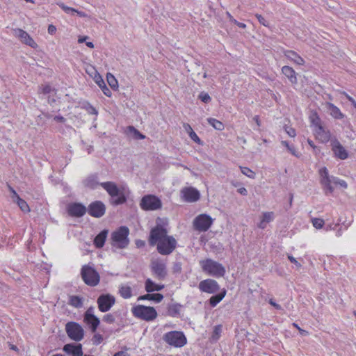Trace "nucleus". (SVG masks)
<instances>
[{
  "instance_id": "obj_9",
  "label": "nucleus",
  "mask_w": 356,
  "mask_h": 356,
  "mask_svg": "<svg viewBox=\"0 0 356 356\" xmlns=\"http://www.w3.org/2000/svg\"><path fill=\"white\" fill-rule=\"evenodd\" d=\"M140 207L144 211H155L161 208L162 202L160 198L154 195H146L142 197Z\"/></svg>"
},
{
  "instance_id": "obj_43",
  "label": "nucleus",
  "mask_w": 356,
  "mask_h": 356,
  "mask_svg": "<svg viewBox=\"0 0 356 356\" xmlns=\"http://www.w3.org/2000/svg\"><path fill=\"white\" fill-rule=\"evenodd\" d=\"M281 143L287 148V149L291 154H293V156H295L296 157H299V155L297 154V152H296L294 146L290 145L288 142L284 141V140H282L281 142Z\"/></svg>"
},
{
  "instance_id": "obj_40",
  "label": "nucleus",
  "mask_w": 356,
  "mask_h": 356,
  "mask_svg": "<svg viewBox=\"0 0 356 356\" xmlns=\"http://www.w3.org/2000/svg\"><path fill=\"white\" fill-rule=\"evenodd\" d=\"M57 5L67 15H74L77 10L65 5L63 3L59 2Z\"/></svg>"
},
{
  "instance_id": "obj_31",
  "label": "nucleus",
  "mask_w": 356,
  "mask_h": 356,
  "mask_svg": "<svg viewBox=\"0 0 356 356\" xmlns=\"http://www.w3.org/2000/svg\"><path fill=\"white\" fill-rule=\"evenodd\" d=\"M124 133L127 134V136L136 139H144L145 136L140 134L134 127L133 126H129L126 128Z\"/></svg>"
},
{
  "instance_id": "obj_53",
  "label": "nucleus",
  "mask_w": 356,
  "mask_h": 356,
  "mask_svg": "<svg viewBox=\"0 0 356 356\" xmlns=\"http://www.w3.org/2000/svg\"><path fill=\"white\" fill-rule=\"evenodd\" d=\"M287 257H288L289 260L291 263L294 264L297 268H301V266H302L300 262H298V260L295 257H293L291 254H289L287 256Z\"/></svg>"
},
{
  "instance_id": "obj_35",
  "label": "nucleus",
  "mask_w": 356,
  "mask_h": 356,
  "mask_svg": "<svg viewBox=\"0 0 356 356\" xmlns=\"http://www.w3.org/2000/svg\"><path fill=\"white\" fill-rule=\"evenodd\" d=\"M227 291L222 289V291L216 295L211 296L209 299V304L212 307H216L226 296Z\"/></svg>"
},
{
  "instance_id": "obj_10",
  "label": "nucleus",
  "mask_w": 356,
  "mask_h": 356,
  "mask_svg": "<svg viewBox=\"0 0 356 356\" xmlns=\"http://www.w3.org/2000/svg\"><path fill=\"white\" fill-rule=\"evenodd\" d=\"M156 245L159 254L162 255H168L176 248L177 241L172 236H169L159 242Z\"/></svg>"
},
{
  "instance_id": "obj_55",
  "label": "nucleus",
  "mask_w": 356,
  "mask_h": 356,
  "mask_svg": "<svg viewBox=\"0 0 356 356\" xmlns=\"http://www.w3.org/2000/svg\"><path fill=\"white\" fill-rule=\"evenodd\" d=\"M54 120L57 122H59V123H65L66 122V119L61 116V115H56L54 118Z\"/></svg>"
},
{
  "instance_id": "obj_32",
  "label": "nucleus",
  "mask_w": 356,
  "mask_h": 356,
  "mask_svg": "<svg viewBox=\"0 0 356 356\" xmlns=\"http://www.w3.org/2000/svg\"><path fill=\"white\" fill-rule=\"evenodd\" d=\"M145 287L147 292L151 293L162 290L164 288V285L156 284L150 279H147L145 281Z\"/></svg>"
},
{
  "instance_id": "obj_39",
  "label": "nucleus",
  "mask_w": 356,
  "mask_h": 356,
  "mask_svg": "<svg viewBox=\"0 0 356 356\" xmlns=\"http://www.w3.org/2000/svg\"><path fill=\"white\" fill-rule=\"evenodd\" d=\"M222 332V325H216L213 328V331L212 335L211 337V340L212 341H216L219 339Z\"/></svg>"
},
{
  "instance_id": "obj_41",
  "label": "nucleus",
  "mask_w": 356,
  "mask_h": 356,
  "mask_svg": "<svg viewBox=\"0 0 356 356\" xmlns=\"http://www.w3.org/2000/svg\"><path fill=\"white\" fill-rule=\"evenodd\" d=\"M168 314L171 316H177L180 312V305L177 304H173L168 307Z\"/></svg>"
},
{
  "instance_id": "obj_13",
  "label": "nucleus",
  "mask_w": 356,
  "mask_h": 356,
  "mask_svg": "<svg viewBox=\"0 0 356 356\" xmlns=\"http://www.w3.org/2000/svg\"><path fill=\"white\" fill-rule=\"evenodd\" d=\"M65 330L68 337L76 341H79L83 338V329L76 322L67 323L65 325Z\"/></svg>"
},
{
  "instance_id": "obj_36",
  "label": "nucleus",
  "mask_w": 356,
  "mask_h": 356,
  "mask_svg": "<svg viewBox=\"0 0 356 356\" xmlns=\"http://www.w3.org/2000/svg\"><path fill=\"white\" fill-rule=\"evenodd\" d=\"M83 298L78 296H70L69 298V305L75 307L81 308L83 306Z\"/></svg>"
},
{
  "instance_id": "obj_45",
  "label": "nucleus",
  "mask_w": 356,
  "mask_h": 356,
  "mask_svg": "<svg viewBox=\"0 0 356 356\" xmlns=\"http://www.w3.org/2000/svg\"><path fill=\"white\" fill-rule=\"evenodd\" d=\"M92 343L95 345H99L103 341V337L99 333H96L92 338Z\"/></svg>"
},
{
  "instance_id": "obj_18",
  "label": "nucleus",
  "mask_w": 356,
  "mask_h": 356,
  "mask_svg": "<svg viewBox=\"0 0 356 356\" xmlns=\"http://www.w3.org/2000/svg\"><path fill=\"white\" fill-rule=\"evenodd\" d=\"M332 151L334 156L341 160H345L348 157V152L340 142L334 138L331 140Z\"/></svg>"
},
{
  "instance_id": "obj_30",
  "label": "nucleus",
  "mask_w": 356,
  "mask_h": 356,
  "mask_svg": "<svg viewBox=\"0 0 356 356\" xmlns=\"http://www.w3.org/2000/svg\"><path fill=\"white\" fill-rule=\"evenodd\" d=\"M108 230L104 229L99 234H97L94 239V245L97 248H101L104 246L108 235Z\"/></svg>"
},
{
  "instance_id": "obj_28",
  "label": "nucleus",
  "mask_w": 356,
  "mask_h": 356,
  "mask_svg": "<svg viewBox=\"0 0 356 356\" xmlns=\"http://www.w3.org/2000/svg\"><path fill=\"white\" fill-rule=\"evenodd\" d=\"M282 72L286 77H287L291 83H297V74L291 67L287 65L283 66L282 68Z\"/></svg>"
},
{
  "instance_id": "obj_34",
  "label": "nucleus",
  "mask_w": 356,
  "mask_h": 356,
  "mask_svg": "<svg viewBox=\"0 0 356 356\" xmlns=\"http://www.w3.org/2000/svg\"><path fill=\"white\" fill-rule=\"evenodd\" d=\"M163 299V296L161 293H147L138 298V300H152L157 303L161 302Z\"/></svg>"
},
{
  "instance_id": "obj_59",
  "label": "nucleus",
  "mask_w": 356,
  "mask_h": 356,
  "mask_svg": "<svg viewBox=\"0 0 356 356\" xmlns=\"http://www.w3.org/2000/svg\"><path fill=\"white\" fill-rule=\"evenodd\" d=\"M184 128L185 131L188 134H189V133H191V132H192L193 131V129H192L191 125L189 124H187V123L184 124Z\"/></svg>"
},
{
  "instance_id": "obj_44",
  "label": "nucleus",
  "mask_w": 356,
  "mask_h": 356,
  "mask_svg": "<svg viewBox=\"0 0 356 356\" xmlns=\"http://www.w3.org/2000/svg\"><path fill=\"white\" fill-rule=\"evenodd\" d=\"M313 226L316 229H321L324 225V220L321 218H315L312 220Z\"/></svg>"
},
{
  "instance_id": "obj_23",
  "label": "nucleus",
  "mask_w": 356,
  "mask_h": 356,
  "mask_svg": "<svg viewBox=\"0 0 356 356\" xmlns=\"http://www.w3.org/2000/svg\"><path fill=\"white\" fill-rule=\"evenodd\" d=\"M92 70L95 72V75L93 76V79L95 82L97 84V86L102 89L103 93L106 97H111L112 92L110 89L106 86L104 79L99 73L95 70V67H92Z\"/></svg>"
},
{
  "instance_id": "obj_26",
  "label": "nucleus",
  "mask_w": 356,
  "mask_h": 356,
  "mask_svg": "<svg viewBox=\"0 0 356 356\" xmlns=\"http://www.w3.org/2000/svg\"><path fill=\"white\" fill-rule=\"evenodd\" d=\"M326 109L329 111L330 115L334 119L340 120L344 118V115L341 110L334 104L330 102L325 104Z\"/></svg>"
},
{
  "instance_id": "obj_16",
  "label": "nucleus",
  "mask_w": 356,
  "mask_h": 356,
  "mask_svg": "<svg viewBox=\"0 0 356 356\" xmlns=\"http://www.w3.org/2000/svg\"><path fill=\"white\" fill-rule=\"evenodd\" d=\"M198 287L200 291L210 294L215 293L220 289L218 283L213 279H206L201 281Z\"/></svg>"
},
{
  "instance_id": "obj_24",
  "label": "nucleus",
  "mask_w": 356,
  "mask_h": 356,
  "mask_svg": "<svg viewBox=\"0 0 356 356\" xmlns=\"http://www.w3.org/2000/svg\"><path fill=\"white\" fill-rule=\"evenodd\" d=\"M275 219V213L273 211L263 212L260 216L259 222L257 227L261 229L266 228L268 223L273 221Z\"/></svg>"
},
{
  "instance_id": "obj_51",
  "label": "nucleus",
  "mask_w": 356,
  "mask_h": 356,
  "mask_svg": "<svg viewBox=\"0 0 356 356\" xmlns=\"http://www.w3.org/2000/svg\"><path fill=\"white\" fill-rule=\"evenodd\" d=\"M189 136L195 143H197L198 144L201 143V140L200 139V138L198 137V136L196 134V133L194 131L189 133Z\"/></svg>"
},
{
  "instance_id": "obj_57",
  "label": "nucleus",
  "mask_w": 356,
  "mask_h": 356,
  "mask_svg": "<svg viewBox=\"0 0 356 356\" xmlns=\"http://www.w3.org/2000/svg\"><path fill=\"white\" fill-rule=\"evenodd\" d=\"M173 270L176 273H180L181 270V265L180 263L177 262L174 264Z\"/></svg>"
},
{
  "instance_id": "obj_47",
  "label": "nucleus",
  "mask_w": 356,
  "mask_h": 356,
  "mask_svg": "<svg viewBox=\"0 0 356 356\" xmlns=\"http://www.w3.org/2000/svg\"><path fill=\"white\" fill-rule=\"evenodd\" d=\"M85 109L90 115H97L98 114L97 109L88 103L85 106Z\"/></svg>"
},
{
  "instance_id": "obj_56",
  "label": "nucleus",
  "mask_w": 356,
  "mask_h": 356,
  "mask_svg": "<svg viewBox=\"0 0 356 356\" xmlns=\"http://www.w3.org/2000/svg\"><path fill=\"white\" fill-rule=\"evenodd\" d=\"M56 27L53 25V24H50L48 26V33L51 35H53L56 33Z\"/></svg>"
},
{
  "instance_id": "obj_7",
  "label": "nucleus",
  "mask_w": 356,
  "mask_h": 356,
  "mask_svg": "<svg viewBox=\"0 0 356 356\" xmlns=\"http://www.w3.org/2000/svg\"><path fill=\"white\" fill-rule=\"evenodd\" d=\"M81 275L84 282L90 286H97L100 281V276L97 271L89 265H84L81 270Z\"/></svg>"
},
{
  "instance_id": "obj_58",
  "label": "nucleus",
  "mask_w": 356,
  "mask_h": 356,
  "mask_svg": "<svg viewBox=\"0 0 356 356\" xmlns=\"http://www.w3.org/2000/svg\"><path fill=\"white\" fill-rule=\"evenodd\" d=\"M79 17H83V18H88V19H90V16L88 15V14H86V13L84 12H82V11H79L77 10L76 11V13Z\"/></svg>"
},
{
  "instance_id": "obj_46",
  "label": "nucleus",
  "mask_w": 356,
  "mask_h": 356,
  "mask_svg": "<svg viewBox=\"0 0 356 356\" xmlns=\"http://www.w3.org/2000/svg\"><path fill=\"white\" fill-rule=\"evenodd\" d=\"M199 99L204 102V103H209L211 102V97L209 96V95L207 92H202L200 93L199 95Z\"/></svg>"
},
{
  "instance_id": "obj_6",
  "label": "nucleus",
  "mask_w": 356,
  "mask_h": 356,
  "mask_svg": "<svg viewBox=\"0 0 356 356\" xmlns=\"http://www.w3.org/2000/svg\"><path fill=\"white\" fill-rule=\"evenodd\" d=\"M131 313L134 317L147 322L154 321L158 316L154 307L143 305L134 306Z\"/></svg>"
},
{
  "instance_id": "obj_33",
  "label": "nucleus",
  "mask_w": 356,
  "mask_h": 356,
  "mask_svg": "<svg viewBox=\"0 0 356 356\" xmlns=\"http://www.w3.org/2000/svg\"><path fill=\"white\" fill-rule=\"evenodd\" d=\"M118 293L124 299H129L133 296L132 289L128 284H121L119 286Z\"/></svg>"
},
{
  "instance_id": "obj_64",
  "label": "nucleus",
  "mask_w": 356,
  "mask_h": 356,
  "mask_svg": "<svg viewBox=\"0 0 356 356\" xmlns=\"http://www.w3.org/2000/svg\"><path fill=\"white\" fill-rule=\"evenodd\" d=\"M113 356H129V355L124 351H120L116 353Z\"/></svg>"
},
{
  "instance_id": "obj_48",
  "label": "nucleus",
  "mask_w": 356,
  "mask_h": 356,
  "mask_svg": "<svg viewBox=\"0 0 356 356\" xmlns=\"http://www.w3.org/2000/svg\"><path fill=\"white\" fill-rule=\"evenodd\" d=\"M284 129L290 137L294 138L296 136V131L293 127L286 125Z\"/></svg>"
},
{
  "instance_id": "obj_50",
  "label": "nucleus",
  "mask_w": 356,
  "mask_h": 356,
  "mask_svg": "<svg viewBox=\"0 0 356 356\" xmlns=\"http://www.w3.org/2000/svg\"><path fill=\"white\" fill-rule=\"evenodd\" d=\"M255 17H257V19H258V21L259 22V23L261 24H262L263 26H266V27L268 26V25H269L268 22L266 21V19L262 15H261L259 14H256Z\"/></svg>"
},
{
  "instance_id": "obj_12",
  "label": "nucleus",
  "mask_w": 356,
  "mask_h": 356,
  "mask_svg": "<svg viewBox=\"0 0 356 356\" xmlns=\"http://www.w3.org/2000/svg\"><path fill=\"white\" fill-rule=\"evenodd\" d=\"M213 219L208 214H200L193 220V225L195 230L198 232H206L212 225Z\"/></svg>"
},
{
  "instance_id": "obj_25",
  "label": "nucleus",
  "mask_w": 356,
  "mask_h": 356,
  "mask_svg": "<svg viewBox=\"0 0 356 356\" xmlns=\"http://www.w3.org/2000/svg\"><path fill=\"white\" fill-rule=\"evenodd\" d=\"M63 350L68 355H71L72 356H82L83 351L82 347L81 344L74 345V344H66L63 347Z\"/></svg>"
},
{
  "instance_id": "obj_20",
  "label": "nucleus",
  "mask_w": 356,
  "mask_h": 356,
  "mask_svg": "<svg viewBox=\"0 0 356 356\" xmlns=\"http://www.w3.org/2000/svg\"><path fill=\"white\" fill-rule=\"evenodd\" d=\"M181 195L182 199L187 202H195L200 197L199 191L193 187H186L181 189Z\"/></svg>"
},
{
  "instance_id": "obj_49",
  "label": "nucleus",
  "mask_w": 356,
  "mask_h": 356,
  "mask_svg": "<svg viewBox=\"0 0 356 356\" xmlns=\"http://www.w3.org/2000/svg\"><path fill=\"white\" fill-rule=\"evenodd\" d=\"M51 90H52V88H51V86H49V84L42 85L40 87V92H42L43 94H49L51 92Z\"/></svg>"
},
{
  "instance_id": "obj_62",
  "label": "nucleus",
  "mask_w": 356,
  "mask_h": 356,
  "mask_svg": "<svg viewBox=\"0 0 356 356\" xmlns=\"http://www.w3.org/2000/svg\"><path fill=\"white\" fill-rule=\"evenodd\" d=\"M238 192L243 195H248V191L245 187H241V188H238Z\"/></svg>"
},
{
  "instance_id": "obj_27",
  "label": "nucleus",
  "mask_w": 356,
  "mask_h": 356,
  "mask_svg": "<svg viewBox=\"0 0 356 356\" xmlns=\"http://www.w3.org/2000/svg\"><path fill=\"white\" fill-rule=\"evenodd\" d=\"M284 55L291 61L297 65H303L305 64L304 59L296 51L291 50H286L284 51Z\"/></svg>"
},
{
  "instance_id": "obj_38",
  "label": "nucleus",
  "mask_w": 356,
  "mask_h": 356,
  "mask_svg": "<svg viewBox=\"0 0 356 356\" xmlns=\"http://www.w3.org/2000/svg\"><path fill=\"white\" fill-rule=\"evenodd\" d=\"M106 80L108 85L113 90H117L118 88V82L115 77L111 73H108L106 75Z\"/></svg>"
},
{
  "instance_id": "obj_42",
  "label": "nucleus",
  "mask_w": 356,
  "mask_h": 356,
  "mask_svg": "<svg viewBox=\"0 0 356 356\" xmlns=\"http://www.w3.org/2000/svg\"><path fill=\"white\" fill-rule=\"evenodd\" d=\"M240 169H241V172L246 177L251 178V179L255 178V172L254 171H252L251 169H250L249 168L241 166Z\"/></svg>"
},
{
  "instance_id": "obj_52",
  "label": "nucleus",
  "mask_w": 356,
  "mask_h": 356,
  "mask_svg": "<svg viewBox=\"0 0 356 356\" xmlns=\"http://www.w3.org/2000/svg\"><path fill=\"white\" fill-rule=\"evenodd\" d=\"M334 184L339 185L343 188H346L348 187V184L344 180L339 179L337 177H335Z\"/></svg>"
},
{
  "instance_id": "obj_19",
  "label": "nucleus",
  "mask_w": 356,
  "mask_h": 356,
  "mask_svg": "<svg viewBox=\"0 0 356 356\" xmlns=\"http://www.w3.org/2000/svg\"><path fill=\"white\" fill-rule=\"evenodd\" d=\"M15 35L20 40V41L31 47L33 49L38 48V44L33 39V38L25 31L21 29H17L14 30Z\"/></svg>"
},
{
  "instance_id": "obj_61",
  "label": "nucleus",
  "mask_w": 356,
  "mask_h": 356,
  "mask_svg": "<svg viewBox=\"0 0 356 356\" xmlns=\"http://www.w3.org/2000/svg\"><path fill=\"white\" fill-rule=\"evenodd\" d=\"M145 243L144 241H142V240L136 241V245L137 246V248H142V247L145 246Z\"/></svg>"
},
{
  "instance_id": "obj_63",
  "label": "nucleus",
  "mask_w": 356,
  "mask_h": 356,
  "mask_svg": "<svg viewBox=\"0 0 356 356\" xmlns=\"http://www.w3.org/2000/svg\"><path fill=\"white\" fill-rule=\"evenodd\" d=\"M92 67H93L90 66V67L87 68L86 71L89 75H90L93 78L95 75V72L92 70Z\"/></svg>"
},
{
  "instance_id": "obj_29",
  "label": "nucleus",
  "mask_w": 356,
  "mask_h": 356,
  "mask_svg": "<svg viewBox=\"0 0 356 356\" xmlns=\"http://www.w3.org/2000/svg\"><path fill=\"white\" fill-rule=\"evenodd\" d=\"M10 190L13 193V199L17 202L21 210L24 212H29L30 209L26 202L20 198V197L13 188H10Z\"/></svg>"
},
{
  "instance_id": "obj_14",
  "label": "nucleus",
  "mask_w": 356,
  "mask_h": 356,
  "mask_svg": "<svg viewBox=\"0 0 356 356\" xmlns=\"http://www.w3.org/2000/svg\"><path fill=\"white\" fill-rule=\"evenodd\" d=\"M98 309L102 312L109 311L115 303V298L109 293L99 296L97 300Z\"/></svg>"
},
{
  "instance_id": "obj_11",
  "label": "nucleus",
  "mask_w": 356,
  "mask_h": 356,
  "mask_svg": "<svg viewBox=\"0 0 356 356\" xmlns=\"http://www.w3.org/2000/svg\"><path fill=\"white\" fill-rule=\"evenodd\" d=\"M320 183L325 191V194L332 193L334 187L332 184H334L335 177L330 176L327 169L325 167L321 168L319 170Z\"/></svg>"
},
{
  "instance_id": "obj_8",
  "label": "nucleus",
  "mask_w": 356,
  "mask_h": 356,
  "mask_svg": "<svg viewBox=\"0 0 356 356\" xmlns=\"http://www.w3.org/2000/svg\"><path fill=\"white\" fill-rule=\"evenodd\" d=\"M163 340L170 346L175 348L184 346L187 339L184 334L180 331H170L163 335Z\"/></svg>"
},
{
  "instance_id": "obj_4",
  "label": "nucleus",
  "mask_w": 356,
  "mask_h": 356,
  "mask_svg": "<svg viewBox=\"0 0 356 356\" xmlns=\"http://www.w3.org/2000/svg\"><path fill=\"white\" fill-rule=\"evenodd\" d=\"M200 266L205 274L216 278L224 277L226 273L225 267L222 264L211 259L200 260Z\"/></svg>"
},
{
  "instance_id": "obj_1",
  "label": "nucleus",
  "mask_w": 356,
  "mask_h": 356,
  "mask_svg": "<svg viewBox=\"0 0 356 356\" xmlns=\"http://www.w3.org/2000/svg\"><path fill=\"white\" fill-rule=\"evenodd\" d=\"M83 184L85 187L95 189L100 185L110 195L111 202L113 205H119L124 203L127 200L126 197L117 184L113 181H106L99 183L97 174L88 175L83 181Z\"/></svg>"
},
{
  "instance_id": "obj_21",
  "label": "nucleus",
  "mask_w": 356,
  "mask_h": 356,
  "mask_svg": "<svg viewBox=\"0 0 356 356\" xmlns=\"http://www.w3.org/2000/svg\"><path fill=\"white\" fill-rule=\"evenodd\" d=\"M106 211L105 205L101 201H95L92 202L88 209V213L93 217L100 218L104 213Z\"/></svg>"
},
{
  "instance_id": "obj_37",
  "label": "nucleus",
  "mask_w": 356,
  "mask_h": 356,
  "mask_svg": "<svg viewBox=\"0 0 356 356\" xmlns=\"http://www.w3.org/2000/svg\"><path fill=\"white\" fill-rule=\"evenodd\" d=\"M207 121L216 130L222 131L225 129L224 124L216 118H209L207 119Z\"/></svg>"
},
{
  "instance_id": "obj_17",
  "label": "nucleus",
  "mask_w": 356,
  "mask_h": 356,
  "mask_svg": "<svg viewBox=\"0 0 356 356\" xmlns=\"http://www.w3.org/2000/svg\"><path fill=\"white\" fill-rule=\"evenodd\" d=\"M152 270L159 280H163L167 275L165 263L161 259H156L152 261Z\"/></svg>"
},
{
  "instance_id": "obj_15",
  "label": "nucleus",
  "mask_w": 356,
  "mask_h": 356,
  "mask_svg": "<svg viewBox=\"0 0 356 356\" xmlns=\"http://www.w3.org/2000/svg\"><path fill=\"white\" fill-rule=\"evenodd\" d=\"M95 308L90 307L88 308L83 316V321L90 329L92 332H95L98 326L99 325L100 321L95 314Z\"/></svg>"
},
{
  "instance_id": "obj_54",
  "label": "nucleus",
  "mask_w": 356,
  "mask_h": 356,
  "mask_svg": "<svg viewBox=\"0 0 356 356\" xmlns=\"http://www.w3.org/2000/svg\"><path fill=\"white\" fill-rule=\"evenodd\" d=\"M104 321L111 323L114 322V317L112 314H108L104 316Z\"/></svg>"
},
{
  "instance_id": "obj_5",
  "label": "nucleus",
  "mask_w": 356,
  "mask_h": 356,
  "mask_svg": "<svg viewBox=\"0 0 356 356\" xmlns=\"http://www.w3.org/2000/svg\"><path fill=\"white\" fill-rule=\"evenodd\" d=\"M129 230L125 226H121L111 235V245L113 248L124 249L129 244Z\"/></svg>"
},
{
  "instance_id": "obj_60",
  "label": "nucleus",
  "mask_w": 356,
  "mask_h": 356,
  "mask_svg": "<svg viewBox=\"0 0 356 356\" xmlns=\"http://www.w3.org/2000/svg\"><path fill=\"white\" fill-rule=\"evenodd\" d=\"M269 303L272 306H273L275 309H282V307L280 305L277 304L273 299H270L269 300Z\"/></svg>"
},
{
  "instance_id": "obj_2",
  "label": "nucleus",
  "mask_w": 356,
  "mask_h": 356,
  "mask_svg": "<svg viewBox=\"0 0 356 356\" xmlns=\"http://www.w3.org/2000/svg\"><path fill=\"white\" fill-rule=\"evenodd\" d=\"M311 128L316 140L322 143H327L331 139V133L328 129L323 125L320 117L316 113H313L309 116Z\"/></svg>"
},
{
  "instance_id": "obj_22",
  "label": "nucleus",
  "mask_w": 356,
  "mask_h": 356,
  "mask_svg": "<svg viewBox=\"0 0 356 356\" xmlns=\"http://www.w3.org/2000/svg\"><path fill=\"white\" fill-rule=\"evenodd\" d=\"M86 211V207L81 203H72L67 206V212L73 217H81Z\"/></svg>"
},
{
  "instance_id": "obj_3",
  "label": "nucleus",
  "mask_w": 356,
  "mask_h": 356,
  "mask_svg": "<svg viewBox=\"0 0 356 356\" xmlns=\"http://www.w3.org/2000/svg\"><path fill=\"white\" fill-rule=\"evenodd\" d=\"M168 221L165 218H158L156 225L149 233V242L151 245H155L161 241L165 239L168 235Z\"/></svg>"
}]
</instances>
